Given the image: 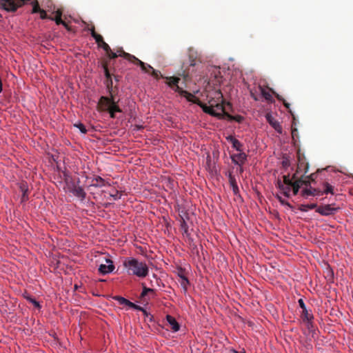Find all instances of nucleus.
<instances>
[{
    "label": "nucleus",
    "mask_w": 353,
    "mask_h": 353,
    "mask_svg": "<svg viewBox=\"0 0 353 353\" xmlns=\"http://www.w3.org/2000/svg\"><path fill=\"white\" fill-rule=\"evenodd\" d=\"M165 78L169 80V81L167 83L170 88H174V91L179 93L181 96L185 97L188 101H191L193 102L194 103L199 105L203 109V112H205V113L217 117H221L222 114L221 112H216V111H220L224 113V99L223 94L220 90H216L208 94L207 97L208 99L209 104L208 105L202 103L194 94L180 88L178 85V83L180 81L179 77H170Z\"/></svg>",
    "instance_id": "nucleus-1"
},
{
    "label": "nucleus",
    "mask_w": 353,
    "mask_h": 353,
    "mask_svg": "<svg viewBox=\"0 0 353 353\" xmlns=\"http://www.w3.org/2000/svg\"><path fill=\"white\" fill-rule=\"evenodd\" d=\"M302 169H305V173H306L308 170V164L304 162H300L298 164L296 172L293 174L292 179H290L289 175H283V181H281V179L277 180L276 186L285 196H290L291 188H292L293 194L296 195L298 194L301 185H310V182L308 180L303 179V176H301L300 178L298 177V174Z\"/></svg>",
    "instance_id": "nucleus-2"
},
{
    "label": "nucleus",
    "mask_w": 353,
    "mask_h": 353,
    "mask_svg": "<svg viewBox=\"0 0 353 353\" xmlns=\"http://www.w3.org/2000/svg\"><path fill=\"white\" fill-rule=\"evenodd\" d=\"M123 266L129 275H134L139 278H145L149 272L148 267L145 262L132 257L125 259Z\"/></svg>",
    "instance_id": "nucleus-3"
},
{
    "label": "nucleus",
    "mask_w": 353,
    "mask_h": 353,
    "mask_svg": "<svg viewBox=\"0 0 353 353\" xmlns=\"http://www.w3.org/2000/svg\"><path fill=\"white\" fill-rule=\"evenodd\" d=\"M97 110L99 112H108L112 119L116 117V112H121V109L114 101L113 98L102 96L97 103Z\"/></svg>",
    "instance_id": "nucleus-4"
},
{
    "label": "nucleus",
    "mask_w": 353,
    "mask_h": 353,
    "mask_svg": "<svg viewBox=\"0 0 353 353\" xmlns=\"http://www.w3.org/2000/svg\"><path fill=\"white\" fill-rule=\"evenodd\" d=\"M300 307L302 309L301 316L304 322L307 323V327L309 330L312 329L313 326L314 316L311 311H308L306 308L305 303L302 299L298 301Z\"/></svg>",
    "instance_id": "nucleus-5"
},
{
    "label": "nucleus",
    "mask_w": 353,
    "mask_h": 353,
    "mask_svg": "<svg viewBox=\"0 0 353 353\" xmlns=\"http://www.w3.org/2000/svg\"><path fill=\"white\" fill-rule=\"evenodd\" d=\"M24 2L25 0H0V9L7 12H15Z\"/></svg>",
    "instance_id": "nucleus-6"
},
{
    "label": "nucleus",
    "mask_w": 353,
    "mask_h": 353,
    "mask_svg": "<svg viewBox=\"0 0 353 353\" xmlns=\"http://www.w3.org/2000/svg\"><path fill=\"white\" fill-rule=\"evenodd\" d=\"M117 54L119 56L123 57L124 59H127L128 61L133 63L134 64L139 65L141 67L142 71H146L145 70V63L143 62L142 61L139 60L138 58H137L135 56L125 52L122 48H119L117 50Z\"/></svg>",
    "instance_id": "nucleus-7"
},
{
    "label": "nucleus",
    "mask_w": 353,
    "mask_h": 353,
    "mask_svg": "<svg viewBox=\"0 0 353 353\" xmlns=\"http://www.w3.org/2000/svg\"><path fill=\"white\" fill-rule=\"evenodd\" d=\"M188 58L190 67H194L198 63H201V59L197 51L192 48H190L188 50Z\"/></svg>",
    "instance_id": "nucleus-8"
},
{
    "label": "nucleus",
    "mask_w": 353,
    "mask_h": 353,
    "mask_svg": "<svg viewBox=\"0 0 353 353\" xmlns=\"http://www.w3.org/2000/svg\"><path fill=\"white\" fill-rule=\"evenodd\" d=\"M339 208H332V205H325L316 208V212L323 216H329L333 214Z\"/></svg>",
    "instance_id": "nucleus-9"
},
{
    "label": "nucleus",
    "mask_w": 353,
    "mask_h": 353,
    "mask_svg": "<svg viewBox=\"0 0 353 353\" xmlns=\"http://www.w3.org/2000/svg\"><path fill=\"white\" fill-rule=\"evenodd\" d=\"M69 188L70 192H72L74 196L80 199L81 201H83L85 199L86 193L82 187L73 184L72 186L70 187Z\"/></svg>",
    "instance_id": "nucleus-10"
},
{
    "label": "nucleus",
    "mask_w": 353,
    "mask_h": 353,
    "mask_svg": "<svg viewBox=\"0 0 353 353\" xmlns=\"http://www.w3.org/2000/svg\"><path fill=\"white\" fill-rule=\"evenodd\" d=\"M301 194L305 199L310 196L323 195L322 191L319 189L312 188L310 185L303 189Z\"/></svg>",
    "instance_id": "nucleus-11"
},
{
    "label": "nucleus",
    "mask_w": 353,
    "mask_h": 353,
    "mask_svg": "<svg viewBox=\"0 0 353 353\" xmlns=\"http://www.w3.org/2000/svg\"><path fill=\"white\" fill-rule=\"evenodd\" d=\"M265 119L269 124L279 134H282V127L280 123L270 114L265 115Z\"/></svg>",
    "instance_id": "nucleus-12"
},
{
    "label": "nucleus",
    "mask_w": 353,
    "mask_h": 353,
    "mask_svg": "<svg viewBox=\"0 0 353 353\" xmlns=\"http://www.w3.org/2000/svg\"><path fill=\"white\" fill-rule=\"evenodd\" d=\"M105 262L107 264H101L99 268V272L102 274L110 273L115 268L113 262L110 259H106Z\"/></svg>",
    "instance_id": "nucleus-13"
},
{
    "label": "nucleus",
    "mask_w": 353,
    "mask_h": 353,
    "mask_svg": "<svg viewBox=\"0 0 353 353\" xmlns=\"http://www.w3.org/2000/svg\"><path fill=\"white\" fill-rule=\"evenodd\" d=\"M231 159L234 164L241 165L245 162L247 155L241 151L238 154H232Z\"/></svg>",
    "instance_id": "nucleus-14"
},
{
    "label": "nucleus",
    "mask_w": 353,
    "mask_h": 353,
    "mask_svg": "<svg viewBox=\"0 0 353 353\" xmlns=\"http://www.w3.org/2000/svg\"><path fill=\"white\" fill-rule=\"evenodd\" d=\"M166 319H167L168 323L170 325V329L173 332H176L179 330L180 325L174 317L172 316L171 315H167Z\"/></svg>",
    "instance_id": "nucleus-15"
},
{
    "label": "nucleus",
    "mask_w": 353,
    "mask_h": 353,
    "mask_svg": "<svg viewBox=\"0 0 353 353\" xmlns=\"http://www.w3.org/2000/svg\"><path fill=\"white\" fill-rule=\"evenodd\" d=\"M226 139L232 143V148L236 150L239 152L243 151V144L238 139L231 135L227 137Z\"/></svg>",
    "instance_id": "nucleus-16"
},
{
    "label": "nucleus",
    "mask_w": 353,
    "mask_h": 353,
    "mask_svg": "<svg viewBox=\"0 0 353 353\" xmlns=\"http://www.w3.org/2000/svg\"><path fill=\"white\" fill-rule=\"evenodd\" d=\"M106 185L105 181L99 176L92 178L90 186L95 188H101Z\"/></svg>",
    "instance_id": "nucleus-17"
},
{
    "label": "nucleus",
    "mask_w": 353,
    "mask_h": 353,
    "mask_svg": "<svg viewBox=\"0 0 353 353\" xmlns=\"http://www.w3.org/2000/svg\"><path fill=\"white\" fill-rule=\"evenodd\" d=\"M145 65L146 71H143L144 72L149 73V70H150L151 75L156 79H159V78H164V77L161 74L159 71L154 70L150 65L145 63Z\"/></svg>",
    "instance_id": "nucleus-18"
},
{
    "label": "nucleus",
    "mask_w": 353,
    "mask_h": 353,
    "mask_svg": "<svg viewBox=\"0 0 353 353\" xmlns=\"http://www.w3.org/2000/svg\"><path fill=\"white\" fill-rule=\"evenodd\" d=\"M230 183L232 187V191L235 195L238 194L239 192V188L236 181L234 176L232 174L229 176Z\"/></svg>",
    "instance_id": "nucleus-19"
},
{
    "label": "nucleus",
    "mask_w": 353,
    "mask_h": 353,
    "mask_svg": "<svg viewBox=\"0 0 353 353\" xmlns=\"http://www.w3.org/2000/svg\"><path fill=\"white\" fill-rule=\"evenodd\" d=\"M55 14H56L55 17H49V19H50L52 21H54L57 25H60L61 23H63V20L61 19V16H62V11H61V10L58 9L55 12Z\"/></svg>",
    "instance_id": "nucleus-20"
},
{
    "label": "nucleus",
    "mask_w": 353,
    "mask_h": 353,
    "mask_svg": "<svg viewBox=\"0 0 353 353\" xmlns=\"http://www.w3.org/2000/svg\"><path fill=\"white\" fill-rule=\"evenodd\" d=\"M180 280L179 283L181 286L183 288L185 291L187 290L188 285H190V282L188 279V278L183 275H179Z\"/></svg>",
    "instance_id": "nucleus-21"
},
{
    "label": "nucleus",
    "mask_w": 353,
    "mask_h": 353,
    "mask_svg": "<svg viewBox=\"0 0 353 353\" xmlns=\"http://www.w3.org/2000/svg\"><path fill=\"white\" fill-rule=\"evenodd\" d=\"M316 203H311V204H301L299 207V210L302 212H307L308 210L314 209L316 208Z\"/></svg>",
    "instance_id": "nucleus-22"
},
{
    "label": "nucleus",
    "mask_w": 353,
    "mask_h": 353,
    "mask_svg": "<svg viewBox=\"0 0 353 353\" xmlns=\"http://www.w3.org/2000/svg\"><path fill=\"white\" fill-rule=\"evenodd\" d=\"M323 188H324V190L322 192H323V194H328V193H330L332 194H334V188L332 185H331L330 183H328L327 182H325L323 183Z\"/></svg>",
    "instance_id": "nucleus-23"
},
{
    "label": "nucleus",
    "mask_w": 353,
    "mask_h": 353,
    "mask_svg": "<svg viewBox=\"0 0 353 353\" xmlns=\"http://www.w3.org/2000/svg\"><path fill=\"white\" fill-rule=\"evenodd\" d=\"M259 89L261 90V95L263 96V97L265 98V99L268 101H272V97L271 95V94L266 91L264 88H263L262 87H259Z\"/></svg>",
    "instance_id": "nucleus-24"
},
{
    "label": "nucleus",
    "mask_w": 353,
    "mask_h": 353,
    "mask_svg": "<svg viewBox=\"0 0 353 353\" xmlns=\"http://www.w3.org/2000/svg\"><path fill=\"white\" fill-rule=\"evenodd\" d=\"M224 115H225L230 120H234V121H237L238 123H241L243 120V117L241 115H236V116H232L230 114H228V112H226L225 111L224 112Z\"/></svg>",
    "instance_id": "nucleus-25"
},
{
    "label": "nucleus",
    "mask_w": 353,
    "mask_h": 353,
    "mask_svg": "<svg viewBox=\"0 0 353 353\" xmlns=\"http://www.w3.org/2000/svg\"><path fill=\"white\" fill-rule=\"evenodd\" d=\"M43 9L40 8L37 1L32 2V13L40 12Z\"/></svg>",
    "instance_id": "nucleus-26"
},
{
    "label": "nucleus",
    "mask_w": 353,
    "mask_h": 353,
    "mask_svg": "<svg viewBox=\"0 0 353 353\" xmlns=\"http://www.w3.org/2000/svg\"><path fill=\"white\" fill-rule=\"evenodd\" d=\"M149 292H154V290L151 288H148L145 286H143V291L140 295L141 299H143Z\"/></svg>",
    "instance_id": "nucleus-27"
},
{
    "label": "nucleus",
    "mask_w": 353,
    "mask_h": 353,
    "mask_svg": "<svg viewBox=\"0 0 353 353\" xmlns=\"http://www.w3.org/2000/svg\"><path fill=\"white\" fill-rule=\"evenodd\" d=\"M113 299L119 302L120 305H125L127 303L128 299L124 297L116 296H114Z\"/></svg>",
    "instance_id": "nucleus-28"
},
{
    "label": "nucleus",
    "mask_w": 353,
    "mask_h": 353,
    "mask_svg": "<svg viewBox=\"0 0 353 353\" xmlns=\"http://www.w3.org/2000/svg\"><path fill=\"white\" fill-rule=\"evenodd\" d=\"M74 126L77 128L83 134L87 133V130L85 125L81 123H75Z\"/></svg>",
    "instance_id": "nucleus-29"
},
{
    "label": "nucleus",
    "mask_w": 353,
    "mask_h": 353,
    "mask_svg": "<svg viewBox=\"0 0 353 353\" xmlns=\"http://www.w3.org/2000/svg\"><path fill=\"white\" fill-rule=\"evenodd\" d=\"M93 38L95 39V41L99 46L104 41L103 37L99 34L94 35Z\"/></svg>",
    "instance_id": "nucleus-30"
},
{
    "label": "nucleus",
    "mask_w": 353,
    "mask_h": 353,
    "mask_svg": "<svg viewBox=\"0 0 353 353\" xmlns=\"http://www.w3.org/2000/svg\"><path fill=\"white\" fill-rule=\"evenodd\" d=\"M28 301H29L30 303H32L34 307L37 308H40L41 305L38 301H37L35 299L31 298L30 296H26V297Z\"/></svg>",
    "instance_id": "nucleus-31"
},
{
    "label": "nucleus",
    "mask_w": 353,
    "mask_h": 353,
    "mask_svg": "<svg viewBox=\"0 0 353 353\" xmlns=\"http://www.w3.org/2000/svg\"><path fill=\"white\" fill-rule=\"evenodd\" d=\"M110 196L114 200H118L119 199H121V194H120V192L118 191V190H115L114 192L112 193H110Z\"/></svg>",
    "instance_id": "nucleus-32"
},
{
    "label": "nucleus",
    "mask_w": 353,
    "mask_h": 353,
    "mask_svg": "<svg viewBox=\"0 0 353 353\" xmlns=\"http://www.w3.org/2000/svg\"><path fill=\"white\" fill-rule=\"evenodd\" d=\"M103 70H104V74H105L106 79L112 77V75H111V74H110V71L108 70L107 63L103 64Z\"/></svg>",
    "instance_id": "nucleus-33"
},
{
    "label": "nucleus",
    "mask_w": 353,
    "mask_h": 353,
    "mask_svg": "<svg viewBox=\"0 0 353 353\" xmlns=\"http://www.w3.org/2000/svg\"><path fill=\"white\" fill-rule=\"evenodd\" d=\"M181 228L183 230L184 233H185V234L188 233V227L186 222L185 221V220L183 218L181 219Z\"/></svg>",
    "instance_id": "nucleus-34"
},
{
    "label": "nucleus",
    "mask_w": 353,
    "mask_h": 353,
    "mask_svg": "<svg viewBox=\"0 0 353 353\" xmlns=\"http://www.w3.org/2000/svg\"><path fill=\"white\" fill-rule=\"evenodd\" d=\"M99 47L102 48L105 51L106 53H109V52L111 51L110 47L105 41L102 42Z\"/></svg>",
    "instance_id": "nucleus-35"
},
{
    "label": "nucleus",
    "mask_w": 353,
    "mask_h": 353,
    "mask_svg": "<svg viewBox=\"0 0 353 353\" xmlns=\"http://www.w3.org/2000/svg\"><path fill=\"white\" fill-rule=\"evenodd\" d=\"M106 86H107V88L108 89L109 92H111L112 89V77H110L108 79H106Z\"/></svg>",
    "instance_id": "nucleus-36"
},
{
    "label": "nucleus",
    "mask_w": 353,
    "mask_h": 353,
    "mask_svg": "<svg viewBox=\"0 0 353 353\" xmlns=\"http://www.w3.org/2000/svg\"><path fill=\"white\" fill-rule=\"evenodd\" d=\"M133 309L139 310V311H141L144 315H148V312L143 307H142L141 306H139L138 305H136L135 303L133 307Z\"/></svg>",
    "instance_id": "nucleus-37"
},
{
    "label": "nucleus",
    "mask_w": 353,
    "mask_h": 353,
    "mask_svg": "<svg viewBox=\"0 0 353 353\" xmlns=\"http://www.w3.org/2000/svg\"><path fill=\"white\" fill-rule=\"evenodd\" d=\"M273 93L275 94L276 97L277 98L278 100L279 101H282L283 102V105L287 108H290V103H287L279 94L275 93L274 92H273Z\"/></svg>",
    "instance_id": "nucleus-38"
},
{
    "label": "nucleus",
    "mask_w": 353,
    "mask_h": 353,
    "mask_svg": "<svg viewBox=\"0 0 353 353\" xmlns=\"http://www.w3.org/2000/svg\"><path fill=\"white\" fill-rule=\"evenodd\" d=\"M180 75H181L186 81L189 79L190 72L189 71L183 70L182 74H180Z\"/></svg>",
    "instance_id": "nucleus-39"
},
{
    "label": "nucleus",
    "mask_w": 353,
    "mask_h": 353,
    "mask_svg": "<svg viewBox=\"0 0 353 353\" xmlns=\"http://www.w3.org/2000/svg\"><path fill=\"white\" fill-rule=\"evenodd\" d=\"M315 176V174H311L309 176H303V179L308 180L311 183V181H314Z\"/></svg>",
    "instance_id": "nucleus-40"
},
{
    "label": "nucleus",
    "mask_w": 353,
    "mask_h": 353,
    "mask_svg": "<svg viewBox=\"0 0 353 353\" xmlns=\"http://www.w3.org/2000/svg\"><path fill=\"white\" fill-rule=\"evenodd\" d=\"M110 59H116L119 54H117V52H113L112 50L109 52V53H107Z\"/></svg>",
    "instance_id": "nucleus-41"
},
{
    "label": "nucleus",
    "mask_w": 353,
    "mask_h": 353,
    "mask_svg": "<svg viewBox=\"0 0 353 353\" xmlns=\"http://www.w3.org/2000/svg\"><path fill=\"white\" fill-rule=\"evenodd\" d=\"M40 17L42 19H49L50 17H48L44 10H42L40 12Z\"/></svg>",
    "instance_id": "nucleus-42"
},
{
    "label": "nucleus",
    "mask_w": 353,
    "mask_h": 353,
    "mask_svg": "<svg viewBox=\"0 0 353 353\" xmlns=\"http://www.w3.org/2000/svg\"><path fill=\"white\" fill-rule=\"evenodd\" d=\"M282 165L284 168H288L290 166V161L288 159H284L282 161Z\"/></svg>",
    "instance_id": "nucleus-43"
},
{
    "label": "nucleus",
    "mask_w": 353,
    "mask_h": 353,
    "mask_svg": "<svg viewBox=\"0 0 353 353\" xmlns=\"http://www.w3.org/2000/svg\"><path fill=\"white\" fill-rule=\"evenodd\" d=\"M89 30L90 31L92 37L97 34V33L95 32L94 26H92L90 28H89Z\"/></svg>",
    "instance_id": "nucleus-44"
},
{
    "label": "nucleus",
    "mask_w": 353,
    "mask_h": 353,
    "mask_svg": "<svg viewBox=\"0 0 353 353\" xmlns=\"http://www.w3.org/2000/svg\"><path fill=\"white\" fill-rule=\"evenodd\" d=\"M145 317H147L149 320V321L152 322L154 321V317L152 314H150V313H148V315H144Z\"/></svg>",
    "instance_id": "nucleus-45"
},
{
    "label": "nucleus",
    "mask_w": 353,
    "mask_h": 353,
    "mask_svg": "<svg viewBox=\"0 0 353 353\" xmlns=\"http://www.w3.org/2000/svg\"><path fill=\"white\" fill-rule=\"evenodd\" d=\"M125 305H127V306H128V307H130L131 308H133V307L134 305V303L131 302V301H130L129 300H128L127 303L125 304Z\"/></svg>",
    "instance_id": "nucleus-46"
},
{
    "label": "nucleus",
    "mask_w": 353,
    "mask_h": 353,
    "mask_svg": "<svg viewBox=\"0 0 353 353\" xmlns=\"http://www.w3.org/2000/svg\"><path fill=\"white\" fill-rule=\"evenodd\" d=\"M60 25H63L67 30H70V27L68 25L67 23H65L64 21H63V23H61Z\"/></svg>",
    "instance_id": "nucleus-47"
},
{
    "label": "nucleus",
    "mask_w": 353,
    "mask_h": 353,
    "mask_svg": "<svg viewBox=\"0 0 353 353\" xmlns=\"http://www.w3.org/2000/svg\"><path fill=\"white\" fill-rule=\"evenodd\" d=\"M278 199L282 204H288L287 202H285L282 198L279 196H278Z\"/></svg>",
    "instance_id": "nucleus-48"
},
{
    "label": "nucleus",
    "mask_w": 353,
    "mask_h": 353,
    "mask_svg": "<svg viewBox=\"0 0 353 353\" xmlns=\"http://www.w3.org/2000/svg\"><path fill=\"white\" fill-rule=\"evenodd\" d=\"M230 352H231V353H245V351L244 350H243V351H242V352H239L236 351V350H234V349H232V350H230Z\"/></svg>",
    "instance_id": "nucleus-49"
},
{
    "label": "nucleus",
    "mask_w": 353,
    "mask_h": 353,
    "mask_svg": "<svg viewBox=\"0 0 353 353\" xmlns=\"http://www.w3.org/2000/svg\"><path fill=\"white\" fill-rule=\"evenodd\" d=\"M114 78L116 81H119L121 77L119 75H114Z\"/></svg>",
    "instance_id": "nucleus-50"
},
{
    "label": "nucleus",
    "mask_w": 353,
    "mask_h": 353,
    "mask_svg": "<svg viewBox=\"0 0 353 353\" xmlns=\"http://www.w3.org/2000/svg\"><path fill=\"white\" fill-rule=\"evenodd\" d=\"M251 96L255 100V101H257L258 99L256 98V97L255 96V94H254L252 92H251Z\"/></svg>",
    "instance_id": "nucleus-51"
},
{
    "label": "nucleus",
    "mask_w": 353,
    "mask_h": 353,
    "mask_svg": "<svg viewBox=\"0 0 353 353\" xmlns=\"http://www.w3.org/2000/svg\"><path fill=\"white\" fill-rule=\"evenodd\" d=\"M296 132H297V130H296V129H293V130H292V137H294V134H296Z\"/></svg>",
    "instance_id": "nucleus-52"
},
{
    "label": "nucleus",
    "mask_w": 353,
    "mask_h": 353,
    "mask_svg": "<svg viewBox=\"0 0 353 353\" xmlns=\"http://www.w3.org/2000/svg\"><path fill=\"white\" fill-rule=\"evenodd\" d=\"M23 198H25V196H26V190H23Z\"/></svg>",
    "instance_id": "nucleus-53"
}]
</instances>
